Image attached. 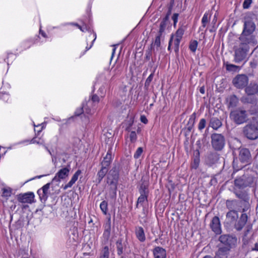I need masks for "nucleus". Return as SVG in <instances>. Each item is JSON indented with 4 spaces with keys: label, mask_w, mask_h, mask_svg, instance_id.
Returning a JSON list of instances; mask_svg holds the SVG:
<instances>
[{
    "label": "nucleus",
    "mask_w": 258,
    "mask_h": 258,
    "mask_svg": "<svg viewBox=\"0 0 258 258\" xmlns=\"http://www.w3.org/2000/svg\"><path fill=\"white\" fill-rule=\"evenodd\" d=\"M39 33L41 35V36H42L43 38L46 39H48L49 37L46 35L45 32L42 31L41 28H40L39 30Z\"/></svg>",
    "instance_id": "obj_55"
},
{
    "label": "nucleus",
    "mask_w": 258,
    "mask_h": 258,
    "mask_svg": "<svg viewBox=\"0 0 258 258\" xmlns=\"http://www.w3.org/2000/svg\"><path fill=\"white\" fill-rule=\"evenodd\" d=\"M219 159V154L215 152L209 153L206 158V163L209 166L217 163Z\"/></svg>",
    "instance_id": "obj_13"
},
{
    "label": "nucleus",
    "mask_w": 258,
    "mask_h": 258,
    "mask_svg": "<svg viewBox=\"0 0 258 258\" xmlns=\"http://www.w3.org/2000/svg\"><path fill=\"white\" fill-rule=\"evenodd\" d=\"M94 38L92 42L91 45L89 47L87 46L86 47L85 52H86L87 51L89 50L92 47V45H93V43H94V41H95V40H96V34L95 33L94 34Z\"/></svg>",
    "instance_id": "obj_57"
},
{
    "label": "nucleus",
    "mask_w": 258,
    "mask_h": 258,
    "mask_svg": "<svg viewBox=\"0 0 258 258\" xmlns=\"http://www.w3.org/2000/svg\"><path fill=\"white\" fill-rule=\"evenodd\" d=\"M17 200L22 204H32L34 202V195L33 192L20 194L17 195Z\"/></svg>",
    "instance_id": "obj_9"
},
{
    "label": "nucleus",
    "mask_w": 258,
    "mask_h": 258,
    "mask_svg": "<svg viewBox=\"0 0 258 258\" xmlns=\"http://www.w3.org/2000/svg\"><path fill=\"white\" fill-rule=\"evenodd\" d=\"M2 197L6 200L11 197L12 192V189L9 187H4L2 189Z\"/></svg>",
    "instance_id": "obj_24"
},
{
    "label": "nucleus",
    "mask_w": 258,
    "mask_h": 258,
    "mask_svg": "<svg viewBox=\"0 0 258 258\" xmlns=\"http://www.w3.org/2000/svg\"><path fill=\"white\" fill-rule=\"evenodd\" d=\"M219 240L229 249L237 243V238L229 234H223L219 237Z\"/></svg>",
    "instance_id": "obj_7"
},
{
    "label": "nucleus",
    "mask_w": 258,
    "mask_h": 258,
    "mask_svg": "<svg viewBox=\"0 0 258 258\" xmlns=\"http://www.w3.org/2000/svg\"><path fill=\"white\" fill-rule=\"evenodd\" d=\"M222 124L221 120L217 117H212L210 119L209 125L215 130L220 128Z\"/></svg>",
    "instance_id": "obj_18"
},
{
    "label": "nucleus",
    "mask_w": 258,
    "mask_h": 258,
    "mask_svg": "<svg viewBox=\"0 0 258 258\" xmlns=\"http://www.w3.org/2000/svg\"><path fill=\"white\" fill-rule=\"evenodd\" d=\"M30 143L31 144H34V143H38V142H36L35 139H33L31 140L30 142Z\"/></svg>",
    "instance_id": "obj_63"
},
{
    "label": "nucleus",
    "mask_w": 258,
    "mask_h": 258,
    "mask_svg": "<svg viewBox=\"0 0 258 258\" xmlns=\"http://www.w3.org/2000/svg\"><path fill=\"white\" fill-rule=\"evenodd\" d=\"M236 196L238 198L242 199L243 198V195L241 194H236Z\"/></svg>",
    "instance_id": "obj_64"
},
{
    "label": "nucleus",
    "mask_w": 258,
    "mask_h": 258,
    "mask_svg": "<svg viewBox=\"0 0 258 258\" xmlns=\"http://www.w3.org/2000/svg\"><path fill=\"white\" fill-rule=\"evenodd\" d=\"M26 142H29V140L22 141H20V142H17V143L14 144V145H18L22 144H23Z\"/></svg>",
    "instance_id": "obj_61"
},
{
    "label": "nucleus",
    "mask_w": 258,
    "mask_h": 258,
    "mask_svg": "<svg viewBox=\"0 0 258 258\" xmlns=\"http://www.w3.org/2000/svg\"><path fill=\"white\" fill-rule=\"evenodd\" d=\"M237 205V202L235 200H227L226 202V206L230 210H233L232 209L235 208V206Z\"/></svg>",
    "instance_id": "obj_35"
},
{
    "label": "nucleus",
    "mask_w": 258,
    "mask_h": 258,
    "mask_svg": "<svg viewBox=\"0 0 258 258\" xmlns=\"http://www.w3.org/2000/svg\"><path fill=\"white\" fill-rule=\"evenodd\" d=\"M109 252L108 246H105L101 250L100 258H109Z\"/></svg>",
    "instance_id": "obj_30"
},
{
    "label": "nucleus",
    "mask_w": 258,
    "mask_h": 258,
    "mask_svg": "<svg viewBox=\"0 0 258 258\" xmlns=\"http://www.w3.org/2000/svg\"><path fill=\"white\" fill-rule=\"evenodd\" d=\"M181 41V39L175 38L173 39L174 43V49L176 53H177L179 51V46Z\"/></svg>",
    "instance_id": "obj_37"
},
{
    "label": "nucleus",
    "mask_w": 258,
    "mask_h": 258,
    "mask_svg": "<svg viewBox=\"0 0 258 258\" xmlns=\"http://www.w3.org/2000/svg\"><path fill=\"white\" fill-rule=\"evenodd\" d=\"M252 3L251 0H244L243 4V7L244 9H247L249 8Z\"/></svg>",
    "instance_id": "obj_51"
},
{
    "label": "nucleus",
    "mask_w": 258,
    "mask_h": 258,
    "mask_svg": "<svg viewBox=\"0 0 258 258\" xmlns=\"http://www.w3.org/2000/svg\"><path fill=\"white\" fill-rule=\"evenodd\" d=\"M200 92L201 93L204 94L205 93V88L204 87H202L200 88Z\"/></svg>",
    "instance_id": "obj_62"
},
{
    "label": "nucleus",
    "mask_w": 258,
    "mask_h": 258,
    "mask_svg": "<svg viewBox=\"0 0 258 258\" xmlns=\"http://www.w3.org/2000/svg\"><path fill=\"white\" fill-rule=\"evenodd\" d=\"M141 121L144 123H147L148 122V120L145 116L142 115L141 116Z\"/></svg>",
    "instance_id": "obj_59"
},
{
    "label": "nucleus",
    "mask_w": 258,
    "mask_h": 258,
    "mask_svg": "<svg viewBox=\"0 0 258 258\" xmlns=\"http://www.w3.org/2000/svg\"><path fill=\"white\" fill-rule=\"evenodd\" d=\"M39 126H41V127H40V129H39V130H37L38 133L40 132L41 131V130L43 129V128L44 127V123H42L41 124H39V125L36 126V127H39Z\"/></svg>",
    "instance_id": "obj_60"
},
{
    "label": "nucleus",
    "mask_w": 258,
    "mask_h": 258,
    "mask_svg": "<svg viewBox=\"0 0 258 258\" xmlns=\"http://www.w3.org/2000/svg\"><path fill=\"white\" fill-rule=\"evenodd\" d=\"M211 145L214 150L220 151L224 148L225 140L223 135L220 134L214 133L211 135Z\"/></svg>",
    "instance_id": "obj_4"
},
{
    "label": "nucleus",
    "mask_w": 258,
    "mask_h": 258,
    "mask_svg": "<svg viewBox=\"0 0 258 258\" xmlns=\"http://www.w3.org/2000/svg\"><path fill=\"white\" fill-rule=\"evenodd\" d=\"M178 17V14H177V13H174L172 17V19L173 21V26L174 27L176 26V23H177Z\"/></svg>",
    "instance_id": "obj_50"
},
{
    "label": "nucleus",
    "mask_w": 258,
    "mask_h": 258,
    "mask_svg": "<svg viewBox=\"0 0 258 258\" xmlns=\"http://www.w3.org/2000/svg\"><path fill=\"white\" fill-rule=\"evenodd\" d=\"M171 12L170 11H169L167 14H166V16L162 20V22L167 23V22L169 18V16L170 15Z\"/></svg>",
    "instance_id": "obj_54"
},
{
    "label": "nucleus",
    "mask_w": 258,
    "mask_h": 258,
    "mask_svg": "<svg viewBox=\"0 0 258 258\" xmlns=\"http://www.w3.org/2000/svg\"><path fill=\"white\" fill-rule=\"evenodd\" d=\"M230 249L227 247H220L216 253V258H227Z\"/></svg>",
    "instance_id": "obj_16"
},
{
    "label": "nucleus",
    "mask_w": 258,
    "mask_h": 258,
    "mask_svg": "<svg viewBox=\"0 0 258 258\" xmlns=\"http://www.w3.org/2000/svg\"><path fill=\"white\" fill-rule=\"evenodd\" d=\"M197 156H196L193 161L191 163V168L192 169H197L199 166L200 163V157H199V152H197Z\"/></svg>",
    "instance_id": "obj_27"
},
{
    "label": "nucleus",
    "mask_w": 258,
    "mask_h": 258,
    "mask_svg": "<svg viewBox=\"0 0 258 258\" xmlns=\"http://www.w3.org/2000/svg\"><path fill=\"white\" fill-rule=\"evenodd\" d=\"M255 27L254 22L251 19H245L244 28L239 38L243 44L255 43L254 37L252 34L254 31Z\"/></svg>",
    "instance_id": "obj_2"
},
{
    "label": "nucleus",
    "mask_w": 258,
    "mask_h": 258,
    "mask_svg": "<svg viewBox=\"0 0 258 258\" xmlns=\"http://www.w3.org/2000/svg\"><path fill=\"white\" fill-rule=\"evenodd\" d=\"M249 113L251 115H255L258 116V104L251 106L249 109Z\"/></svg>",
    "instance_id": "obj_40"
},
{
    "label": "nucleus",
    "mask_w": 258,
    "mask_h": 258,
    "mask_svg": "<svg viewBox=\"0 0 258 258\" xmlns=\"http://www.w3.org/2000/svg\"><path fill=\"white\" fill-rule=\"evenodd\" d=\"M139 191L140 194L148 195V184L146 181H144L142 182V183L140 184Z\"/></svg>",
    "instance_id": "obj_22"
},
{
    "label": "nucleus",
    "mask_w": 258,
    "mask_h": 258,
    "mask_svg": "<svg viewBox=\"0 0 258 258\" xmlns=\"http://www.w3.org/2000/svg\"><path fill=\"white\" fill-rule=\"evenodd\" d=\"M135 234L137 239L141 242H143L146 240V236L144 230L141 226H137L135 228Z\"/></svg>",
    "instance_id": "obj_15"
},
{
    "label": "nucleus",
    "mask_w": 258,
    "mask_h": 258,
    "mask_svg": "<svg viewBox=\"0 0 258 258\" xmlns=\"http://www.w3.org/2000/svg\"><path fill=\"white\" fill-rule=\"evenodd\" d=\"M97 79L98 81H103L106 80L107 78L106 77L104 73H102L98 76Z\"/></svg>",
    "instance_id": "obj_52"
},
{
    "label": "nucleus",
    "mask_w": 258,
    "mask_h": 258,
    "mask_svg": "<svg viewBox=\"0 0 258 258\" xmlns=\"http://www.w3.org/2000/svg\"><path fill=\"white\" fill-rule=\"evenodd\" d=\"M166 26H167V23L161 21L160 23V24L159 30L158 33L163 35V33L165 30V28H166Z\"/></svg>",
    "instance_id": "obj_45"
},
{
    "label": "nucleus",
    "mask_w": 258,
    "mask_h": 258,
    "mask_svg": "<svg viewBox=\"0 0 258 258\" xmlns=\"http://www.w3.org/2000/svg\"><path fill=\"white\" fill-rule=\"evenodd\" d=\"M154 77V72L151 73L147 78L145 82V86H149L150 83L152 82Z\"/></svg>",
    "instance_id": "obj_47"
},
{
    "label": "nucleus",
    "mask_w": 258,
    "mask_h": 258,
    "mask_svg": "<svg viewBox=\"0 0 258 258\" xmlns=\"http://www.w3.org/2000/svg\"><path fill=\"white\" fill-rule=\"evenodd\" d=\"M173 37H174V35H172L171 36L170 39L169 41V44H168V50H169V51H170V50H171V47L172 43L173 42Z\"/></svg>",
    "instance_id": "obj_56"
},
{
    "label": "nucleus",
    "mask_w": 258,
    "mask_h": 258,
    "mask_svg": "<svg viewBox=\"0 0 258 258\" xmlns=\"http://www.w3.org/2000/svg\"><path fill=\"white\" fill-rule=\"evenodd\" d=\"M148 195L140 194V196L138 198L136 207L138 208L140 204L142 205L145 201H147Z\"/></svg>",
    "instance_id": "obj_32"
},
{
    "label": "nucleus",
    "mask_w": 258,
    "mask_h": 258,
    "mask_svg": "<svg viewBox=\"0 0 258 258\" xmlns=\"http://www.w3.org/2000/svg\"><path fill=\"white\" fill-rule=\"evenodd\" d=\"M151 56H152L151 51V50H149L146 53V59L150 60Z\"/></svg>",
    "instance_id": "obj_58"
},
{
    "label": "nucleus",
    "mask_w": 258,
    "mask_h": 258,
    "mask_svg": "<svg viewBox=\"0 0 258 258\" xmlns=\"http://www.w3.org/2000/svg\"><path fill=\"white\" fill-rule=\"evenodd\" d=\"M143 152V148L142 147H139L137 150H136V152L135 153L134 155V157L135 159H138L141 155Z\"/></svg>",
    "instance_id": "obj_46"
},
{
    "label": "nucleus",
    "mask_w": 258,
    "mask_h": 258,
    "mask_svg": "<svg viewBox=\"0 0 258 258\" xmlns=\"http://www.w3.org/2000/svg\"><path fill=\"white\" fill-rule=\"evenodd\" d=\"M108 171V168L102 166L101 169L98 172V182H100Z\"/></svg>",
    "instance_id": "obj_26"
},
{
    "label": "nucleus",
    "mask_w": 258,
    "mask_h": 258,
    "mask_svg": "<svg viewBox=\"0 0 258 258\" xmlns=\"http://www.w3.org/2000/svg\"><path fill=\"white\" fill-rule=\"evenodd\" d=\"M75 25L82 32H86L88 30V28L86 25L81 26L77 24H76Z\"/></svg>",
    "instance_id": "obj_53"
},
{
    "label": "nucleus",
    "mask_w": 258,
    "mask_h": 258,
    "mask_svg": "<svg viewBox=\"0 0 258 258\" xmlns=\"http://www.w3.org/2000/svg\"><path fill=\"white\" fill-rule=\"evenodd\" d=\"M49 188V184L47 183L44 185L41 189L39 190L43 191V192L46 193L47 195H48V189Z\"/></svg>",
    "instance_id": "obj_49"
},
{
    "label": "nucleus",
    "mask_w": 258,
    "mask_h": 258,
    "mask_svg": "<svg viewBox=\"0 0 258 258\" xmlns=\"http://www.w3.org/2000/svg\"><path fill=\"white\" fill-rule=\"evenodd\" d=\"M206 120L205 118H202L200 119L198 124V129L200 131H202L206 126Z\"/></svg>",
    "instance_id": "obj_43"
},
{
    "label": "nucleus",
    "mask_w": 258,
    "mask_h": 258,
    "mask_svg": "<svg viewBox=\"0 0 258 258\" xmlns=\"http://www.w3.org/2000/svg\"><path fill=\"white\" fill-rule=\"evenodd\" d=\"M81 173V171L80 170H77L72 177L71 180L70 182L66 185V189L68 187H71L77 180L79 176Z\"/></svg>",
    "instance_id": "obj_23"
},
{
    "label": "nucleus",
    "mask_w": 258,
    "mask_h": 258,
    "mask_svg": "<svg viewBox=\"0 0 258 258\" xmlns=\"http://www.w3.org/2000/svg\"><path fill=\"white\" fill-rule=\"evenodd\" d=\"M245 136L249 139L254 140L258 138V125L250 124L244 127Z\"/></svg>",
    "instance_id": "obj_6"
},
{
    "label": "nucleus",
    "mask_w": 258,
    "mask_h": 258,
    "mask_svg": "<svg viewBox=\"0 0 258 258\" xmlns=\"http://www.w3.org/2000/svg\"><path fill=\"white\" fill-rule=\"evenodd\" d=\"M226 68L227 71L234 72H236L240 69L238 66L232 64H227Z\"/></svg>",
    "instance_id": "obj_38"
},
{
    "label": "nucleus",
    "mask_w": 258,
    "mask_h": 258,
    "mask_svg": "<svg viewBox=\"0 0 258 258\" xmlns=\"http://www.w3.org/2000/svg\"><path fill=\"white\" fill-rule=\"evenodd\" d=\"M110 235V224L109 223L107 227L105 228L104 231L103 236L105 239L108 240Z\"/></svg>",
    "instance_id": "obj_34"
},
{
    "label": "nucleus",
    "mask_w": 258,
    "mask_h": 258,
    "mask_svg": "<svg viewBox=\"0 0 258 258\" xmlns=\"http://www.w3.org/2000/svg\"><path fill=\"white\" fill-rule=\"evenodd\" d=\"M37 194L39 197L41 202L42 203H44L46 201L48 195H47L46 193L43 192V191H42L39 189L38 190Z\"/></svg>",
    "instance_id": "obj_33"
},
{
    "label": "nucleus",
    "mask_w": 258,
    "mask_h": 258,
    "mask_svg": "<svg viewBox=\"0 0 258 258\" xmlns=\"http://www.w3.org/2000/svg\"><path fill=\"white\" fill-rule=\"evenodd\" d=\"M184 32V29L182 27H179L175 33V38L181 39Z\"/></svg>",
    "instance_id": "obj_39"
},
{
    "label": "nucleus",
    "mask_w": 258,
    "mask_h": 258,
    "mask_svg": "<svg viewBox=\"0 0 258 258\" xmlns=\"http://www.w3.org/2000/svg\"><path fill=\"white\" fill-rule=\"evenodd\" d=\"M111 151L108 150L105 157H104V159L101 162L102 166L108 168L111 162Z\"/></svg>",
    "instance_id": "obj_19"
},
{
    "label": "nucleus",
    "mask_w": 258,
    "mask_h": 258,
    "mask_svg": "<svg viewBox=\"0 0 258 258\" xmlns=\"http://www.w3.org/2000/svg\"><path fill=\"white\" fill-rule=\"evenodd\" d=\"M248 77L245 75H238L233 80V84L237 88H243L247 86Z\"/></svg>",
    "instance_id": "obj_8"
},
{
    "label": "nucleus",
    "mask_w": 258,
    "mask_h": 258,
    "mask_svg": "<svg viewBox=\"0 0 258 258\" xmlns=\"http://www.w3.org/2000/svg\"><path fill=\"white\" fill-rule=\"evenodd\" d=\"M211 15L208 12H206L202 19V26L200 27L201 30H203V28H205L207 24L210 22Z\"/></svg>",
    "instance_id": "obj_20"
},
{
    "label": "nucleus",
    "mask_w": 258,
    "mask_h": 258,
    "mask_svg": "<svg viewBox=\"0 0 258 258\" xmlns=\"http://www.w3.org/2000/svg\"><path fill=\"white\" fill-rule=\"evenodd\" d=\"M100 208L104 215H106L108 211V203L103 201L100 204Z\"/></svg>",
    "instance_id": "obj_31"
},
{
    "label": "nucleus",
    "mask_w": 258,
    "mask_h": 258,
    "mask_svg": "<svg viewBox=\"0 0 258 258\" xmlns=\"http://www.w3.org/2000/svg\"><path fill=\"white\" fill-rule=\"evenodd\" d=\"M234 184L236 186H237L239 188H243L249 185V184L245 183L244 179L241 177L236 178L234 180Z\"/></svg>",
    "instance_id": "obj_25"
},
{
    "label": "nucleus",
    "mask_w": 258,
    "mask_h": 258,
    "mask_svg": "<svg viewBox=\"0 0 258 258\" xmlns=\"http://www.w3.org/2000/svg\"><path fill=\"white\" fill-rule=\"evenodd\" d=\"M247 216L243 213L238 218V212L235 210H230L226 214L225 223L229 226H233L237 231H241L247 221Z\"/></svg>",
    "instance_id": "obj_1"
},
{
    "label": "nucleus",
    "mask_w": 258,
    "mask_h": 258,
    "mask_svg": "<svg viewBox=\"0 0 258 258\" xmlns=\"http://www.w3.org/2000/svg\"><path fill=\"white\" fill-rule=\"evenodd\" d=\"M89 100L91 101L92 103L94 105H96V104L98 103L99 102V97L96 95L94 94L91 97H90L88 99Z\"/></svg>",
    "instance_id": "obj_41"
},
{
    "label": "nucleus",
    "mask_w": 258,
    "mask_h": 258,
    "mask_svg": "<svg viewBox=\"0 0 258 258\" xmlns=\"http://www.w3.org/2000/svg\"><path fill=\"white\" fill-rule=\"evenodd\" d=\"M130 139L131 142H134L137 139V135L135 131H132L131 132L130 135Z\"/></svg>",
    "instance_id": "obj_48"
},
{
    "label": "nucleus",
    "mask_w": 258,
    "mask_h": 258,
    "mask_svg": "<svg viewBox=\"0 0 258 258\" xmlns=\"http://www.w3.org/2000/svg\"><path fill=\"white\" fill-rule=\"evenodd\" d=\"M10 98V95L7 93H3V91H0V99L3 100L5 102H7Z\"/></svg>",
    "instance_id": "obj_42"
},
{
    "label": "nucleus",
    "mask_w": 258,
    "mask_h": 258,
    "mask_svg": "<svg viewBox=\"0 0 258 258\" xmlns=\"http://www.w3.org/2000/svg\"><path fill=\"white\" fill-rule=\"evenodd\" d=\"M229 116L230 119L237 125L245 123L248 119L247 111L241 108H238L231 111Z\"/></svg>",
    "instance_id": "obj_3"
},
{
    "label": "nucleus",
    "mask_w": 258,
    "mask_h": 258,
    "mask_svg": "<svg viewBox=\"0 0 258 258\" xmlns=\"http://www.w3.org/2000/svg\"><path fill=\"white\" fill-rule=\"evenodd\" d=\"M198 45V41L197 40H193L190 42L189 48L192 52H195L197 50Z\"/></svg>",
    "instance_id": "obj_36"
},
{
    "label": "nucleus",
    "mask_w": 258,
    "mask_h": 258,
    "mask_svg": "<svg viewBox=\"0 0 258 258\" xmlns=\"http://www.w3.org/2000/svg\"><path fill=\"white\" fill-rule=\"evenodd\" d=\"M238 103V98L234 95L231 96L229 99V105L231 107H236Z\"/></svg>",
    "instance_id": "obj_29"
},
{
    "label": "nucleus",
    "mask_w": 258,
    "mask_h": 258,
    "mask_svg": "<svg viewBox=\"0 0 258 258\" xmlns=\"http://www.w3.org/2000/svg\"><path fill=\"white\" fill-rule=\"evenodd\" d=\"M196 118V113L195 112L191 114L190 116L188 121V124L191 125V127H193L194 124L195 123V120Z\"/></svg>",
    "instance_id": "obj_44"
},
{
    "label": "nucleus",
    "mask_w": 258,
    "mask_h": 258,
    "mask_svg": "<svg viewBox=\"0 0 258 258\" xmlns=\"http://www.w3.org/2000/svg\"><path fill=\"white\" fill-rule=\"evenodd\" d=\"M94 105L91 101L85 100L82 103V106L78 108L75 111V115L79 116L82 113H85L87 114L91 115L94 113Z\"/></svg>",
    "instance_id": "obj_5"
},
{
    "label": "nucleus",
    "mask_w": 258,
    "mask_h": 258,
    "mask_svg": "<svg viewBox=\"0 0 258 258\" xmlns=\"http://www.w3.org/2000/svg\"><path fill=\"white\" fill-rule=\"evenodd\" d=\"M117 253L119 256L121 255L125 248V245L122 243L121 239H118L116 243Z\"/></svg>",
    "instance_id": "obj_21"
},
{
    "label": "nucleus",
    "mask_w": 258,
    "mask_h": 258,
    "mask_svg": "<svg viewBox=\"0 0 258 258\" xmlns=\"http://www.w3.org/2000/svg\"><path fill=\"white\" fill-rule=\"evenodd\" d=\"M251 155L249 151L246 148L239 149V159L240 161L244 163H248L250 160Z\"/></svg>",
    "instance_id": "obj_11"
},
{
    "label": "nucleus",
    "mask_w": 258,
    "mask_h": 258,
    "mask_svg": "<svg viewBox=\"0 0 258 258\" xmlns=\"http://www.w3.org/2000/svg\"><path fill=\"white\" fill-rule=\"evenodd\" d=\"M164 38V36L162 34H160L158 33L157 35L155 37V39L153 44L154 46H156L157 48V50H158V48L160 47L161 45V40L162 39ZM153 45V44H151V46Z\"/></svg>",
    "instance_id": "obj_28"
},
{
    "label": "nucleus",
    "mask_w": 258,
    "mask_h": 258,
    "mask_svg": "<svg viewBox=\"0 0 258 258\" xmlns=\"http://www.w3.org/2000/svg\"><path fill=\"white\" fill-rule=\"evenodd\" d=\"M64 180V168H61L52 180V184L62 187Z\"/></svg>",
    "instance_id": "obj_10"
},
{
    "label": "nucleus",
    "mask_w": 258,
    "mask_h": 258,
    "mask_svg": "<svg viewBox=\"0 0 258 258\" xmlns=\"http://www.w3.org/2000/svg\"><path fill=\"white\" fill-rule=\"evenodd\" d=\"M245 52L242 49L238 48L235 51L234 61L235 62H239L243 60L245 57Z\"/></svg>",
    "instance_id": "obj_17"
},
{
    "label": "nucleus",
    "mask_w": 258,
    "mask_h": 258,
    "mask_svg": "<svg viewBox=\"0 0 258 258\" xmlns=\"http://www.w3.org/2000/svg\"><path fill=\"white\" fill-rule=\"evenodd\" d=\"M154 258H166V252L165 249L157 246L153 250Z\"/></svg>",
    "instance_id": "obj_14"
},
{
    "label": "nucleus",
    "mask_w": 258,
    "mask_h": 258,
    "mask_svg": "<svg viewBox=\"0 0 258 258\" xmlns=\"http://www.w3.org/2000/svg\"><path fill=\"white\" fill-rule=\"evenodd\" d=\"M210 226L212 230L216 234H219L221 233L222 231L220 220L217 216H215L214 217H213L210 223Z\"/></svg>",
    "instance_id": "obj_12"
}]
</instances>
